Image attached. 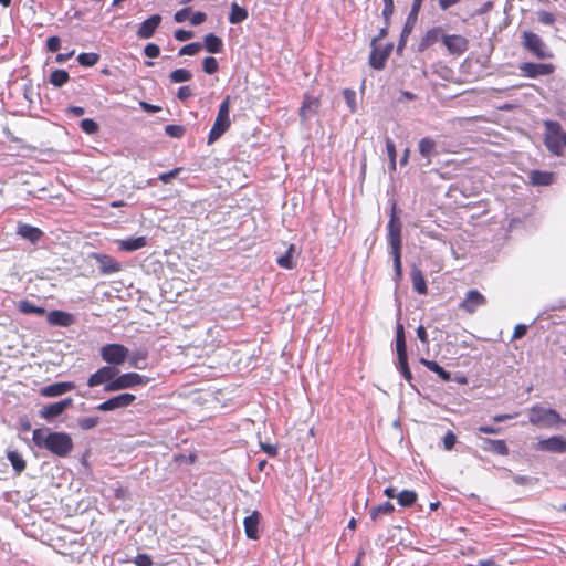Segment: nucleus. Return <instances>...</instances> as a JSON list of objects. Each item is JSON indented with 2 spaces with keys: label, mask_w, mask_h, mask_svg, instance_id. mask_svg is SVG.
I'll list each match as a JSON object with an SVG mask.
<instances>
[{
  "label": "nucleus",
  "mask_w": 566,
  "mask_h": 566,
  "mask_svg": "<svg viewBox=\"0 0 566 566\" xmlns=\"http://www.w3.org/2000/svg\"><path fill=\"white\" fill-rule=\"evenodd\" d=\"M32 441L39 449L46 450L57 458H67L74 449V442L70 433L51 431L48 428L34 429Z\"/></svg>",
  "instance_id": "nucleus-1"
},
{
  "label": "nucleus",
  "mask_w": 566,
  "mask_h": 566,
  "mask_svg": "<svg viewBox=\"0 0 566 566\" xmlns=\"http://www.w3.org/2000/svg\"><path fill=\"white\" fill-rule=\"evenodd\" d=\"M230 105H231V97L227 95L221 104L219 105L218 114L216 117V120L209 132L208 135V145L213 144L217 142L231 126L230 120Z\"/></svg>",
  "instance_id": "nucleus-2"
},
{
  "label": "nucleus",
  "mask_w": 566,
  "mask_h": 566,
  "mask_svg": "<svg viewBox=\"0 0 566 566\" xmlns=\"http://www.w3.org/2000/svg\"><path fill=\"white\" fill-rule=\"evenodd\" d=\"M545 135L544 144L549 151L554 155H562L566 145V133L562 130V125L558 122L545 120Z\"/></svg>",
  "instance_id": "nucleus-3"
},
{
  "label": "nucleus",
  "mask_w": 566,
  "mask_h": 566,
  "mask_svg": "<svg viewBox=\"0 0 566 566\" xmlns=\"http://www.w3.org/2000/svg\"><path fill=\"white\" fill-rule=\"evenodd\" d=\"M522 44L526 51L533 54L535 57L539 60L552 59L553 53L547 48L545 42L541 39L539 35L532 31H524L522 33Z\"/></svg>",
  "instance_id": "nucleus-4"
},
{
  "label": "nucleus",
  "mask_w": 566,
  "mask_h": 566,
  "mask_svg": "<svg viewBox=\"0 0 566 566\" xmlns=\"http://www.w3.org/2000/svg\"><path fill=\"white\" fill-rule=\"evenodd\" d=\"M148 377L139 375L137 373H126L119 376H115V379L104 387L106 392L118 391L127 388H134L143 386L148 382Z\"/></svg>",
  "instance_id": "nucleus-5"
},
{
  "label": "nucleus",
  "mask_w": 566,
  "mask_h": 566,
  "mask_svg": "<svg viewBox=\"0 0 566 566\" xmlns=\"http://www.w3.org/2000/svg\"><path fill=\"white\" fill-rule=\"evenodd\" d=\"M530 422L535 426L552 427L565 421L556 410L535 406L530 410Z\"/></svg>",
  "instance_id": "nucleus-6"
},
{
  "label": "nucleus",
  "mask_w": 566,
  "mask_h": 566,
  "mask_svg": "<svg viewBox=\"0 0 566 566\" xmlns=\"http://www.w3.org/2000/svg\"><path fill=\"white\" fill-rule=\"evenodd\" d=\"M128 356V348L122 344H106L101 348L102 359L113 367L124 364Z\"/></svg>",
  "instance_id": "nucleus-7"
},
{
  "label": "nucleus",
  "mask_w": 566,
  "mask_h": 566,
  "mask_svg": "<svg viewBox=\"0 0 566 566\" xmlns=\"http://www.w3.org/2000/svg\"><path fill=\"white\" fill-rule=\"evenodd\" d=\"M388 243L391 248V253L401 252L402 238H401V222L396 214V203L392 205L390 219L388 222Z\"/></svg>",
  "instance_id": "nucleus-8"
},
{
  "label": "nucleus",
  "mask_w": 566,
  "mask_h": 566,
  "mask_svg": "<svg viewBox=\"0 0 566 566\" xmlns=\"http://www.w3.org/2000/svg\"><path fill=\"white\" fill-rule=\"evenodd\" d=\"M520 74L527 78L552 75L556 67L553 63L523 62L518 66Z\"/></svg>",
  "instance_id": "nucleus-9"
},
{
  "label": "nucleus",
  "mask_w": 566,
  "mask_h": 566,
  "mask_svg": "<svg viewBox=\"0 0 566 566\" xmlns=\"http://www.w3.org/2000/svg\"><path fill=\"white\" fill-rule=\"evenodd\" d=\"M488 304V298L476 289L469 290L463 300L459 303V308L464 313L472 315L480 307Z\"/></svg>",
  "instance_id": "nucleus-10"
},
{
  "label": "nucleus",
  "mask_w": 566,
  "mask_h": 566,
  "mask_svg": "<svg viewBox=\"0 0 566 566\" xmlns=\"http://www.w3.org/2000/svg\"><path fill=\"white\" fill-rule=\"evenodd\" d=\"M423 0H413L411 10L407 17L403 29L400 34V40L397 46V51L401 52L406 45L407 39L410 35L420 12Z\"/></svg>",
  "instance_id": "nucleus-11"
},
{
  "label": "nucleus",
  "mask_w": 566,
  "mask_h": 566,
  "mask_svg": "<svg viewBox=\"0 0 566 566\" xmlns=\"http://www.w3.org/2000/svg\"><path fill=\"white\" fill-rule=\"evenodd\" d=\"M392 44H387L385 48L377 45V39L371 41V52L369 56V64L375 70H382L391 53Z\"/></svg>",
  "instance_id": "nucleus-12"
},
{
  "label": "nucleus",
  "mask_w": 566,
  "mask_h": 566,
  "mask_svg": "<svg viewBox=\"0 0 566 566\" xmlns=\"http://www.w3.org/2000/svg\"><path fill=\"white\" fill-rule=\"evenodd\" d=\"M118 369L113 366H103L88 377L87 386L93 388L99 385H107L115 379Z\"/></svg>",
  "instance_id": "nucleus-13"
},
{
  "label": "nucleus",
  "mask_w": 566,
  "mask_h": 566,
  "mask_svg": "<svg viewBox=\"0 0 566 566\" xmlns=\"http://www.w3.org/2000/svg\"><path fill=\"white\" fill-rule=\"evenodd\" d=\"M135 400H136V397L133 394H128V392L120 394L118 396L112 397V398L107 399L106 401L99 403L96 407V410L106 412V411H112V410L119 409V408H125V407L130 406Z\"/></svg>",
  "instance_id": "nucleus-14"
},
{
  "label": "nucleus",
  "mask_w": 566,
  "mask_h": 566,
  "mask_svg": "<svg viewBox=\"0 0 566 566\" xmlns=\"http://www.w3.org/2000/svg\"><path fill=\"white\" fill-rule=\"evenodd\" d=\"M442 43L452 55H461L469 48L468 39L460 34H444L442 36Z\"/></svg>",
  "instance_id": "nucleus-15"
},
{
  "label": "nucleus",
  "mask_w": 566,
  "mask_h": 566,
  "mask_svg": "<svg viewBox=\"0 0 566 566\" xmlns=\"http://www.w3.org/2000/svg\"><path fill=\"white\" fill-rule=\"evenodd\" d=\"M73 405L72 398H65L57 402L50 403L48 406H44L40 410V416L43 419L51 420L59 416H61L67 408H70Z\"/></svg>",
  "instance_id": "nucleus-16"
},
{
  "label": "nucleus",
  "mask_w": 566,
  "mask_h": 566,
  "mask_svg": "<svg viewBox=\"0 0 566 566\" xmlns=\"http://www.w3.org/2000/svg\"><path fill=\"white\" fill-rule=\"evenodd\" d=\"M17 234L32 244H38L44 237L40 228L24 222H18Z\"/></svg>",
  "instance_id": "nucleus-17"
},
{
  "label": "nucleus",
  "mask_w": 566,
  "mask_h": 566,
  "mask_svg": "<svg viewBox=\"0 0 566 566\" xmlns=\"http://www.w3.org/2000/svg\"><path fill=\"white\" fill-rule=\"evenodd\" d=\"M92 258L98 263L102 274H113L120 271L122 265L113 256L103 253H93Z\"/></svg>",
  "instance_id": "nucleus-18"
},
{
  "label": "nucleus",
  "mask_w": 566,
  "mask_h": 566,
  "mask_svg": "<svg viewBox=\"0 0 566 566\" xmlns=\"http://www.w3.org/2000/svg\"><path fill=\"white\" fill-rule=\"evenodd\" d=\"M536 449L539 451L564 453L566 452V439L562 436H553L548 439L538 441Z\"/></svg>",
  "instance_id": "nucleus-19"
},
{
  "label": "nucleus",
  "mask_w": 566,
  "mask_h": 566,
  "mask_svg": "<svg viewBox=\"0 0 566 566\" xmlns=\"http://www.w3.org/2000/svg\"><path fill=\"white\" fill-rule=\"evenodd\" d=\"M161 23V15L160 14H153L148 19H146L144 22H142L137 30V36L139 39H149L151 38L157 28Z\"/></svg>",
  "instance_id": "nucleus-20"
},
{
  "label": "nucleus",
  "mask_w": 566,
  "mask_h": 566,
  "mask_svg": "<svg viewBox=\"0 0 566 566\" xmlns=\"http://www.w3.org/2000/svg\"><path fill=\"white\" fill-rule=\"evenodd\" d=\"M482 444L481 448L485 452H491L499 455H507L510 453V449L502 439H490V438H481Z\"/></svg>",
  "instance_id": "nucleus-21"
},
{
  "label": "nucleus",
  "mask_w": 566,
  "mask_h": 566,
  "mask_svg": "<svg viewBox=\"0 0 566 566\" xmlns=\"http://www.w3.org/2000/svg\"><path fill=\"white\" fill-rule=\"evenodd\" d=\"M261 514L259 511H253L249 516L243 520V527L245 535L249 539H259V524Z\"/></svg>",
  "instance_id": "nucleus-22"
},
{
  "label": "nucleus",
  "mask_w": 566,
  "mask_h": 566,
  "mask_svg": "<svg viewBox=\"0 0 566 566\" xmlns=\"http://www.w3.org/2000/svg\"><path fill=\"white\" fill-rule=\"evenodd\" d=\"M75 388V384L72 381H61L43 387L40 390L43 397H57L64 395Z\"/></svg>",
  "instance_id": "nucleus-23"
},
{
  "label": "nucleus",
  "mask_w": 566,
  "mask_h": 566,
  "mask_svg": "<svg viewBox=\"0 0 566 566\" xmlns=\"http://www.w3.org/2000/svg\"><path fill=\"white\" fill-rule=\"evenodd\" d=\"M46 321L50 325L53 326L67 327L75 322V318L71 313L54 310L48 313Z\"/></svg>",
  "instance_id": "nucleus-24"
},
{
  "label": "nucleus",
  "mask_w": 566,
  "mask_h": 566,
  "mask_svg": "<svg viewBox=\"0 0 566 566\" xmlns=\"http://www.w3.org/2000/svg\"><path fill=\"white\" fill-rule=\"evenodd\" d=\"M443 30L441 27H434L428 30L424 35L421 38L418 50L419 52H424L430 46H432L434 43H437L439 40L442 41L443 36Z\"/></svg>",
  "instance_id": "nucleus-25"
},
{
  "label": "nucleus",
  "mask_w": 566,
  "mask_h": 566,
  "mask_svg": "<svg viewBox=\"0 0 566 566\" xmlns=\"http://www.w3.org/2000/svg\"><path fill=\"white\" fill-rule=\"evenodd\" d=\"M321 105L318 97L306 95L300 108V117L305 120L311 114H316Z\"/></svg>",
  "instance_id": "nucleus-26"
},
{
  "label": "nucleus",
  "mask_w": 566,
  "mask_h": 566,
  "mask_svg": "<svg viewBox=\"0 0 566 566\" xmlns=\"http://www.w3.org/2000/svg\"><path fill=\"white\" fill-rule=\"evenodd\" d=\"M411 282L415 291L419 294H427L428 287L422 271L418 268L411 270Z\"/></svg>",
  "instance_id": "nucleus-27"
},
{
  "label": "nucleus",
  "mask_w": 566,
  "mask_h": 566,
  "mask_svg": "<svg viewBox=\"0 0 566 566\" xmlns=\"http://www.w3.org/2000/svg\"><path fill=\"white\" fill-rule=\"evenodd\" d=\"M147 245V240L145 237H136V238H129L126 240L119 241V249L122 251H136Z\"/></svg>",
  "instance_id": "nucleus-28"
},
{
  "label": "nucleus",
  "mask_w": 566,
  "mask_h": 566,
  "mask_svg": "<svg viewBox=\"0 0 566 566\" xmlns=\"http://www.w3.org/2000/svg\"><path fill=\"white\" fill-rule=\"evenodd\" d=\"M420 364H422L430 371L437 374L443 381L448 382L451 380V374L442 368L437 361L429 360L427 358H420Z\"/></svg>",
  "instance_id": "nucleus-29"
},
{
  "label": "nucleus",
  "mask_w": 566,
  "mask_h": 566,
  "mask_svg": "<svg viewBox=\"0 0 566 566\" xmlns=\"http://www.w3.org/2000/svg\"><path fill=\"white\" fill-rule=\"evenodd\" d=\"M203 41L205 43L202 48L205 46L209 53H220L223 49V42L221 38L216 35L214 33L207 34Z\"/></svg>",
  "instance_id": "nucleus-30"
},
{
  "label": "nucleus",
  "mask_w": 566,
  "mask_h": 566,
  "mask_svg": "<svg viewBox=\"0 0 566 566\" xmlns=\"http://www.w3.org/2000/svg\"><path fill=\"white\" fill-rule=\"evenodd\" d=\"M396 350L398 357H406L407 354V345H406V337H405V328L401 323L397 324L396 328Z\"/></svg>",
  "instance_id": "nucleus-31"
},
{
  "label": "nucleus",
  "mask_w": 566,
  "mask_h": 566,
  "mask_svg": "<svg viewBox=\"0 0 566 566\" xmlns=\"http://www.w3.org/2000/svg\"><path fill=\"white\" fill-rule=\"evenodd\" d=\"M530 179L533 185L536 186H548L553 182V174L547 171H541V170H533L530 174Z\"/></svg>",
  "instance_id": "nucleus-32"
},
{
  "label": "nucleus",
  "mask_w": 566,
  "mask_h": 566,
  "mask_svg": "<svg viewBox=\"0 0 566 566\" xmlns=\"http://www.w3.org/2000/svg\"><path fill=\"white\" fill-rule=\"evenodd\" d=\"M395 511V506L390 502H385L380 505L374 506L370 512V518L374 522H377L381 516L389 515Z\"/></svg>",
  "instance_id": "nucleus-33"
},
{
  "label": "nucleus",
  "mask_w": 566,
  "mask_h": 566,
  "mask_svg": "<svg viewBox=\"0 0 566 566\" xmlns=\"http://www.w3.org/2000/svg\"><path fill=\"white\" fill-rule=\"evenodd\" d=\"M18 308L23 314H35L42 316L46 313L44 307L36 306L29 300L19 301Z\"/></svg>",
  "instance_id": "nucleus-34"
},
{
  "label": "nucleus",
  "mask_w": 566,
  "mask_h": 566,
  "mask_svg": "<svg viewBox=\"0 0 566 566\" xmlns=\"http://www.w3.org/2000/svg\"><path fill=\"white\" fill-rule=\"evenodd\" d=\"M419 153L423 158L430 159L436 151V142L430 137H424L419 140Z\"/></svg>",
  "instance_id": "nucleus-35"
},
{
  "label": "nucleus",
  "mask_w": 566,
  "mask_h": 566,
  "mask_svg": "<svg viewBox=\"0 0 566 566\" xmlns=\"http://www.w3.org/2000/svg\"><path fill=\"white\" fill-rule=\"evenodd\" d=\"M418 499V494L412 490H402L399 494H397L398 504L403 507L412 506Z\"/></svg>",
  "instance_id": "nucleus-36"
},
{
  "label": "nucleus",
  "mask_w": 566,
  "mask_h": 566,
  "mask_svg": "<svg viewBox=\"0 0 566 566\" xmlns=\"http://www.w3.org/2000/svg\"><path fill=\"white\" fill-rule=\"evenodd\" d=\"M7 458L17 474H20L25 470L27 463L18 451H9Z\"/></svg>",
  "instance_id": "nucleus-37"
},
{
  "label": "nucleus",
  "mask_w": 566,
  "mask_h": 566,
  "mask_svg": "<svg viewBox=\"0 0 566 566\" xmlns=\"http://www.w3.org/2000/svg\"><path fill=\"white\" fill-rule=\"evenodd\" d=\"M248 18V11L244 8L238 6V3L233 2L231 6V12L229 15V21L232 24L240 23Z\"/></svg>",
  "instance_id": "nucleus-38"
},
{
  "label": "nucleus",
  "mask_w": 566,
  "mask_h": 566,
  "mask_svg": "<svg viewBox=\"0 0 566 566\" xmlns=\"http://www.w3.org/2000/svg\"><path fill=\"white\" fill-rule=\"evenodd\" d=\"M294 250H295V245L290 244L286 252L283 255H281L280 258H277L276 262L281 268L286 269V270H292L295 266V263L293 262Z\"/></svg>",
  "instance_id": "nucleus-39"
},
{
  "label": "nucleus",
  "mask_w": 566,
  "mask_h": 566,
  "mask_svg": "<svg viewBox=\"0 0 566 566\" xmlns=\"http://www.w3.org/2000/svg\"><path fill=\"white\" fill-rule=\"evenodd\" d=\"M70 80V75L65 70H55L50 75V83L55 87H61Z\"/></svg>",
  "instance_id": "nucleus-40"
},
{
  "label": "nucleus",
  "mask_w": 566,
  "mask_h": 566,
  "mask_svg": "<svg viewBox=\"0 0 566 566\" xmlns=\"http://www.w3.org/2000/svg\"><path fill=\"white\" fill-rule=\"evenodd\" d=\"M192 78V73L187 69H177L169 74L171 83L188 82Z\"/></svg>",
  "instance_id": "nucleus-41"
},
{
  "label": "nucleus",
  "mask_w": 566,
  "mask_h": 566,
  "mask_svg": "<svg viewBox=\"0 0 566 566\" xmlns=\"http://www.w3.org/2000/svg\"><path fill=\"white\" fill-rule=\"evenodd\" d=\"M99 60V54L95 52H84L80 53L77 56V62L80 65L85 67L94 66Z\"/></svg>",
  "instance_id": "nucleus-42"
},
{
  "label": "nucleus",
  "mask_w": 566,
  "mask_h": 566,
  "mask_svg": "<svg viewBox=\"0 0 566 566\" xmlns=\"http://www.w3.org/2000/svg\"><path fill=\"white\" fill-rule=\"evenodd\" d=\"M148 357V352L146 349L135 350L129 358V365L134 368L143 369L144 366L140 365V361H145Z\"/></svg>",
  "instance_id": "nucleus-43"
},
{
  "label": "nucleus",
  "mask_w": 566,
  "mask_h": 566,
  "mask_svg": "<svg viewBox=\"0 0 566 566\" xmlns=\"http://www.w3.org/2000/svg\"><path fill=\"white\" fill-rule=\"evenodd\" d=\"M386 150H387V155H388L389 161H390V169L392 171H395L396 170L397 150H396L395 143L389 137L386 138Z\"/></svg>",
  "instance_id": "nucleus-44"
},
{
  "label": "nucleus",
  "mask_w": 566,
  "mask_h": 566,
  "mask_svg": "<svg viewBox=\"0 0 566 566\" xmlns=\"http://www.w3.org/2000/svg\"><path fill=\"white\" fill-rule=\"evenodd\" d=\"M343 96L345 98V102L349 108V112L350 113H355L356 109H357V106H356V92L354 90H350V88H345L343 91Z\"/></svg>",
  "instance_id": "nucleus-45"
},
{
  "label": "nucleus",
  "mask_w": 566,
  "mask_h": 566,
  "mask_svg": "<svg viewBox=\"0 0 566 566\" xmlns=\"http://www.w3.org/2000/svg\"><path fill=\"white\" fill-rule=\"evenodd\" d=\"M202 69L207 74H214L219 70L218 61L212 56H207L202 61Z\"/></svg>",
  "instance_id": "nucleus-46"
},
{
  "label": "nucleus",
  "mask_w": 566,
  "mask_h": 566,
  "mask_svg": "<svg viewBox=\"0 0 566 566\" xmlns=\"http://www.w3.org/2000/svg\"><path fill=\"white\" fill-rule=\"evenodd\" d=\"M80 127L83 132L90 135L96 134L99 129L98 124L91 118L82 119L80 123Z\"/></svg>",
  "instance_id": "nucleus-47"
},
{
  "label": "nucleus",
  "mask_w": 566,
  "mask_h": 566,
  "mask_svg": "<svg viewBox=\"0 0 566 566\" xmlns=\"http://www.w3.org/2000/svg\"><path fill=\"white\" fill-rule=\"evenodd\" d=\"M202 44L200 42H192L189 44L184 45L179 50V55H196L199 51H201Z\"/></svg>",
  "instance_id": "nucleus-48"
},
{
  "label": "nucleus",
  "mask_w": 566,
  "mask_h": 566,
  "mask_svg": "<svg viewBox=\"0 0 566 566\" xmlns=\"http://www.w3.org/2000/svg\"><path fill=\"white\" fill-rule=\"evenodd\" d=\"M398 364H399V370L401 373V375L403 376V378L407 380V381H411L412 379V374H411V370L409 368V365H408V356L406 357H398Z\"/></svg>",
  "instance_id": "nucleus-49"
},
{
  "label": "nucleus",
  "mask_w": 566,
  "mask_h": 566,
  "mask_svg": "<svg viewBox=\"0 0 566 566\" xmlns=\"http://www.w3.org/2000/svg\"><path fill=\"white\" fill-rule=\"evenodd\" d=\"M384 2V9H382V18L387 22V24H390L391 17L395 12V3L394 0H382Z\"/></svg>",
  "instance_id": "nucleus-50"
},
{
  "label": "nucleus",
  "mask_w": 566,
  "mask_h": 566,
  "mask_svg": "<svg viewBox=\"0 0 566 566\" xmlns=\"http://www.w3.org/2000/svg\"><path fill=\"white\" fill-rule=\"evenodd\" d=\"M165 133L170 137L181 138L186 133V128L181 125H167Z\"/></svg>",
  "instance_id": "nucleus-51"
},
{
  "label": "nucleus",
  "mask_w": 566,
  "mask_h": 566,
  "mask_svg": "<svg viewBox=\"0 0 566 566\" xmlns=\"http://www.w3.org/2000/svg\"><path fill=\"white\" fill-rule=\"evenodd\" d=\"M99 422L98 417H85L78 420V426L83 430H90L96 427Z\"/></svg>",
  "instance_id": "nucleus-52"
},
{
  "label": "nucleus",
  "mask_w": 566,
  "mask_h": 566,
  "mask_svg": "<svg viewBox=\"0 0 566 566\" xmlns=\"http://www.w3.org/2000/svg\"><path fill=\"white\" fill-rule=\"evenodd\" d=\"M537 17H538V21L545 25H552V24H554V22L556 20L555 15L552 12H548L545 10L538 11Z\"/></svg>",
  "instance_id": "nucleus-53"
},
{
  "label": "nucleus",
  "mask_w": 566,
  "mask_h": 566,
  "mask_svg": "<svg viewBox=\"0 0 566 566\" xmlns=\"http://www.w3.org/2000/svg\"><path fill=\"white\" fill-rule=\"evenodd\" d=\"M181 167L174 168L170 171L163 172L158 176V179L163 181L164 184H169L172 179H175L178 174L181 171Z\"/></svg>",
  "instance_id": "nucleus-54"
},
{
  "label": "nucleus",
  "mask_w": 566,
  "mask_h": 566,
  "mask_svg": "<svg viewBox=\"0 0 566 566\" xmlns=\"http://www.w3.org/2000/svg\"><path fill=\"white\" fill-rule=\"evenodd\" d=\"M394 259V268L397 280H400L402 276V264H401V252L391 253Z\"/></svg>",
  "instance_id": "nucleus-55"
},
{
  "label": "nucleus",
  "mask_w": 566,
  "mask_h": 566,
  "mask_svg": "<svg viewBox=\"0 0 566 566\" xmlns=\"http://www.w3.org/2000/svg\"><path fill=\"white\" fill-rule=\"evenodd\" d=\"M144 53L147 57L155 59L160 55V48L155 43H148L144 48Z\"/></svg>",
  "instance_id": "nucleus-56"
},
{
  "label": "nucleus",
  "mask_w": 566,
  "mask_h": 566,
  "mask_svg": "<svg viewBox=\"0 0 566 566\" xmlns=\"http://www.w3.org/2000/svg\"><path fill=\"white\" fill-rule=\"evenodd\" d=\"M191 96H193V91L189 85L179 87V90L177 92L178 99H180L181 102H185L188 98H190Z\"/></svg>",
  "instance_id": "nucleus-57"
},
{
  "label": "nucleus",
  "mask_w": 566,
  "mask_h": 566,
  "mask_svg": "<svg viewBox=\"0 0 566 566\" xmlns=\"http://www.w3.org/2000/svg\"><path fill=\"white\" fill-rule=\"evenodd\" d=\"M134 563L136 566H153V559L148 554H138Z\"/></svg>",
  "instance_id": "nucleus-58"
},
{
  "label": "nucleus",
  "mask_w": 566,
  "mask_h": 566,
  "mask_svg": "<svg viewBox=\"0 0 566 566\" xmlns=\"http://www.w3.org/2000/svg\"><path fill=\"white\" fill-rule=\"evenodd\" d=\"M46 48L50 52H57L61 48V40L59 36H50L46 41Z\"/></svg>",
  "instance_id": "nucleus-59"
},
{
  "label": "nucleus",
  "mask_w": 566,
  "mask_h": 566,
  "mask_svg": "<svg viewBox=\"0 0 566 566\" xmlns=\"http://www.w3.org/2000/svg\"><path fill=\"white\" fill-rule=\"evenodd\" d=\"M457 442V437L452 431H448L443 438V446L446 450H451Z\"/></svg>",
  "instance_id": "nucleus-60"
},
{
  "label": "nucleus",
  "mask_w": 566,
  "mask_h": 566,
  "mask_svg": "<svg viewBox=\"0 0 566 566\" xmlns=\"http://www.w3.org/2000/svg\"><path fill=\"white\" fill-rule=\"evenodd\" d=\"M174 36L177 41H187L193 36V32L184 29H178L175 31Z\"/></svg>",
  "instance_id": "nucleus-61"
},
{
  "label": "nucleus",
  "mask_w": 566,
  "mask_h": 566,
  "mask_svg": "<svg viewBox=\"0 0 566 566\" xmlns=\"http://www.w3.org/2000/svg\"><path fill=\"white\" fill-rule=\"evenodd\" d=\"M526 333H527V326L524 324H517L514 327L512 339H520V338L524 337L526 335Z\"/></svg>",
  "instance_id": "nucleus-62"
},
{
  "label": "nucleus",
  "mask_w": 566,
  "mask_h": 566,
  "mask_svg": "<svg viewBox=\"0 0 566 566\" xmlns=\"http://www.w3.org/2000/svg\"><path fill=\"white\" fill-rule=\"evenodd\" d=\"M206 19H207V14L205 12L198 11L191 15L190 23L192 25H199V24L203 23L206 21Z\"/></svg>",
  "instance_id": "nucleus-63"
},
{
  "label": "nucleus",
  "mask_w": 566,
  "mask_h": 566,
  "mask_svg": "<svg viewBox=\"0 0 566 566\" xmlns=\"http://www.w3.org/2000/svg\"><path fill=\"white\" fill-rule=\"evenodd\" d=\"M189 8L177 11L174 15L175 21L178 23L185 22L189 18Z\"/></svg>",
  "instance_id": "nucleus-64"
}]
</instances>
